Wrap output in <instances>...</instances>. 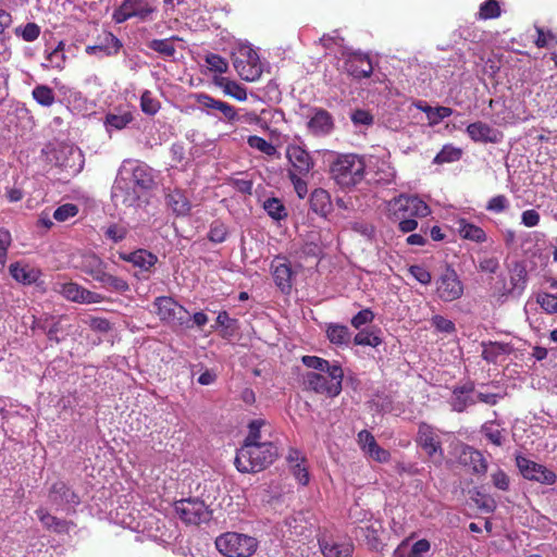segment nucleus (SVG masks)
Instances as JSON below:
<instances>
[{
    "instance_id": "obj_11",
    "label": "nucleus",
    "mask_w": 557,
    "mask_h": 557,
    "mask_svg": "<svg viewBox=\"0 0 557 557\" xmlns=\"http://www.w3.org/2000/svg\"><path fill=\"white\" fill-rule=\"evenodd\" d=\"M175 512L187 524H199L210 519V512L206 504L197 498L176 502Z\"/></svg>"
},
{
    "instance_id": "obj_18",
    "label": "nucleus",
    "mask_w": 557,
    "mask_h": 557,
    "mask_svg": "<svg viewBox=\"0 0 557 557\" xmlns=\"http://www.w3.org/2000/svg\"><path fill=\"white\" fill-rule=\"evenodd\" d=\"M366 161L367 174H371L374 182L389 184L394 181L396 171L386 159L370 156Z\"/></svg>"
},
{
    "instance_id": "obj_12",
    "label": "nucleus",
    "mask_w": 557,
    "mask_h": 557,
    "mask_svg": "<svg viewBox=\"0 0 557 557\" xmlns=\"http://www.w3.org/2000/svg\"><path fill=\"white\" fill-rule=\"evenodd\" d=\"M285 157L290 166L287 174L309 175L314 168L312 156L300 145L288 144Z\"/></svg>"
},
{
    "instance_id": "obj_10",
    "label": "nucleus",
    "mask_w": 557,
    "mask_h": 557,
    "mask_svg": "<svg viewBox=\"0 0 557 557\" xmlns=\"http://www.w3.org/2000/svg\"><path fill=\"white\" fill-rule=\"evenodd\" d=\"M436 294L443 301L459 299L463 294V284L456 271L447 268L436 280Z\"/></svg>"
},
{
    "instance_id": "obj_40",
    "label": "nucleus",
    "mask_w": 557,
    "mask_h": 557,
    "mask_svg": "<svg viewBox=\"0 0 557 557\" xmlns=\"http://www.w3.org/2000/svg\"><path fill=\"white\" fill-rule=\"evenodd\" d=\"M34 100L42 107H51L54 101V91L47 85H37L32 91Z\"/></svg>"
},
{
    "instance_id": "obj_19",
    "label": "nucleus",
    "mask_w": 557,
    "mask_h": 557,
    "mask_svg": "<svg viewBox=\"0 0 557 557\" xmlns=\"http://www.w3.org/2000/svg\"><path fill=\"white\" fill-rule=\"evenodd\" d=\"M344 69L349 75L356 78L370 77L373 72L369 57L361 52H349L344 62Z\"/></svg>"
},
{
    "instance_id": "obj_20",
    "label": "nucleus",
    "mask_w": 557,
    "mask_h": 557,
    "mask_svg": "<svg viewBox=\"0 0 557 557\" xmlns=\"http://www.w3.org/2000/svg\"><path fill=\"white\" fill-rule=\"evenodd\" d=\"M49 499L53 505L62 509H70L79 503L78 496L62 481L52 484Z\"/></svg>"
},
{
    "instance_id": "obj_16",
    "label": "nucleus",
    "mask_w": 557,
    "mask_h": 557,
    "mask_svg": "<svg viewBox=\"0 0 557 557\" xmlns=\"http://www.w3.org/2000/svg\"><path fill=\"white\" fill-rule=\"evenodd\" d=\"M499 283L502 286L498 287V292L502 296L521 295L527 283V271L524 267L519 263L513 264L509 270L508 281L506 278H500Z\"/></svg>"
},
{
    "instance_id": "obj_49",
    "label": "nucleus",
    "mask_w": 557,
    "mask_h": 557,
    "mask_svg": "<svg viewBox=\"0 0 557 557\" xmlns=\"http://www.w3.org/2000/svg\"><path fill=\"white\" fill-rule=\"evenodd\" d=\"M206 63L211 72L219 74L226 73L228 70L227 61L219 54L209 53L206 55Z\"/></svg>"
},
{
    "instance_id": "obj_64",
    "label": "nucleus",
    "mask_w": 557,
    "mask_h": 557,
    "mask_svg": "<svg viewBox=\"0 0 557 557\" xmlns=\"http://www.w3.org/2000/svg\"><path fill=\"white\" fill-rule=\"evenodd\" d=\"M430 550V543L426 540H419L411 545L408 557H421Z\"/></svg>"
},
{
    "instance_id": "obj_3",
    "label": "nucleus",
    "mask_w": 557,
    "mask_h": 557,
    "mask_svg": "<svg viewBox=\"0 0 557 557\" xmlns=\"http://www.w3.org/2000/svg\"><path fill=\"white\" fill-rule=\"evenodd\" d=\"M276 456V447L264 440L263 444L243 445L236 453L235 466L244 473L258 472L270 466Z\"/></svg>"
},
{
    "instance_id": "obj_61",
    "label": "nucleus",
    "mask_w": 557,
    "mask_h": 557,
    "mask_svg": "<svg viewBox=\"0 0 557 557\" xmlns=\"http://www.w3.org/2000/svg\"><path fill=\"white\" fill-rule=\"evenodd\" d=\"M432 325L440 332L450 334L455 332L456 327L453 321L442 317L434 315L432 318Z\"/></svg>"
},
{
    "instance_id": "obj_48",
    "label": "nucleus",
    "mask_w": 557,
    "mask_h": 557,
    "mask_svg": "<svg viewBox=\"0 0 557 557\" xmlns=\"http://www.w3.org/2000/svg\"><path fill=\"white\" fill-rule=\"evenodd\" d=\"M227 234L226 225L221 221H214L210 225L208 238L212 243L221 244L226 239Z\"/></svg>"
},
{
    "instance_id": "obj_52",
    "label": "nucleus",
    "mask_w": 557,
    "mask_h": 557,
    "mask_svg": "<svg viewBox=\"0 0 557 557\" xmlns=\"http://www.w3.org/2000/svg\"><path fill=\"white\" fill-rule=\"evenodd\" d=\"M15 35L21 36L25 41H34L40 35V27L36 23H27L25 26L15 28Z\"/></svg>"
},
{
    "instance_id": "obj_62",
    "label": "nucleus",
    "mask_w": 557,
    "mask_h": 557,
    "mask_svg": "<svg viewBox=\"0 0 557 557\" xmlns=\"http://www.w3.org/2000/svg\"><path fill=\"white\" fill-rule=\"evenodd\" d=\"M160 104L154 100L149 91H145L141 96V109L147 114H154L158 112Z\"/></svg>"
},
{
    "instance_id": "obj_8",
    "label": "nucleus",
    "mask_w": 557,
    "mask_h": 557,
    "mask_svg": "<svg viewBox=\"0 0 557 557\" xmlns=\"http://www.w3.org/2000/svg\"><path fill=\"white\" fill-rule=\"evenodd\" d=\"M392 219L424 218L431 213L429 206L417 196L400 195L388 203Z\"/></svg>"
},
{
    "instance_id": "obj_23",
    "label": "nucleus",
    "mask_w": 557,
    "mask_h": 557,
    "mask_svg": "<svg viewBox=\"0 0 557 557\" xmlns=\"http://www.w3.org/2000/svg\"><path fill=\"white\" fill-rule=\"evenodd\" d=\"M482 358L492 363L505 361L513 351L510 344L499 342L482 343Z\"/></svg>"
},
{
    "instance_id": "obj_2",
    "label": "nucleus",
    "mask_w": 557,
    "mask_h": 557,
    "mask_svg": "<svg viewBox=\"0 0 557 557\" xmlns=\"http://www.w3.org/2000/svg\"><path fill=\"white\" fill-rule=\"evenodd\" d=\"M332 180L342 188L360 184L367 175L366 157L357 153H338L331 163Z\"/></svg>"
},
{
    "instance_id": "obj_38",
    "label": "nucleus",
    "mask_w": 557,
    "mask_h": 557,
    "mask_svg": "<svg viewBox=\"0 0 557 557\" xmlns=\"http://www.w3.org/2000/svg\"><path fill=\"white\" fill-rule=\"evenodd\" d=\"M458 231L461 237L475 243H482L486 239L485 232L481 227L468 223L465 220L459 222Z\"/></svg>"
},
{
    "instance_id": "obj_39",
    "label": "nucleus",
    "mask_w": 557,
    "mask_h": 557,
    "mask_svg": "<svg viewBox=\"0 0 557 557\" xmlns=\"http://www.w3.org/2000/svg\"><path fill=\"white\" fill-rule=\"evenodd\" d=\"M265 421L262 419L252 420L248 424V434L243 445H259L263 444L261 429L265 426Z\"/></svg>"
},
{
    "instance_id": "obj_33",
    "label": "nucleus",
    "mask_w": 557,
    "mask_h": 557,
    "mask_svg": "<svg viewBox=\"0 0 557 557\" xmlns=\"http://www.w3.org/2000/svg\"><path fill=\"white\" fill-rule=\"evenodd\" d=\"M83 270L91 280L102 282L104 280V267L95 255H86L83 259Z\"/></svg>"
},
{
    "instance_id": "obj_4",
    "label": "nucleus",
    "mask_w": 557,
    "mask_h": 557,
    "mask_svg": "<svg viewBox=\"0 0 557 557\" xmlns=\"http://www.w3.org/2000/svg\"><path fill=\"white\" fill-rule=\"evenodd\" d=\"M42 152L47 161L65 171L70 176L78 174L84 165V156L74 145L53 141L49 143Z\"/></svg>"
},
{
    "instance_id": "obj_50",
    "label": "nucleus",
    "mask_w": 557,
    "mask_h": 557,
    "mask_svg": "<svg viewBox=\"0 0 557 557\" xmlns=\"http://www.w3.org/2000/svg\"><path fill=\"white\" fill-rule=\"evenodd\" d=\"M46 60L51 67L62 69L65 62L64 44L60 41L58 46L47 54Z\"/></svg>"
},
{
    "instance_id": "obj_34",
    "label": "nucleus",
    "mask_w": 557,
    "mask_h": 557,
    "mask_svg": "<svg viewBox=\"0 0 557 557\" xmlns=\"http://www.w3.org/2000/svg\"><path fill=\"white\" fill-rule=\"evenodd\" d=\"M125 259L145 271H148L158 261L157 256L146 249H138Z\"/></svg>"
},
{
    "instance_id": "obj_29",
    "label": "nucleus",
    "mask_w": 557,
    "mask_h": 557,
    "mask_svg": "<svg viewBox=\"0 0 557 557\" xmlns=\"http://www.w3.org/2000/svg\"><path fill=\"white\" fill-rule=\"evenodd\" d=\"M168 207L177 216L187 215L190 212L191 205L187 196L180 189L171 190L165 197Z\"/></svg>"
},
{
    "instance_id": "obj_27",
    "label": "nucleus",
    "mask_w": 557,
    "mask_h": 557,
    "mask_svg": "<svg viewBox=\"0 0 557 557\" xmlns=\"http://www.w3.org/2000/svg\"><path fill=\"white\" fill-rule=\"evenodd\" d=\"M309 201L311 210L323 218H326L333 210L331 196L323 188H315L311 193Z\"/></svg>"
},
{
    "instance_id": "obj_58",
    "label": "nucleus",
    "mask_w": 557,
    "mask_h": 557,
    "mask_svg": "<svg viewBox=\"0 0 557 557\" xmlns=\"http://www.w3.org/2000/svg\"><path fill=\"white\" fill-rule=\"evenodd\" d=\"M408 272L422 285H429L432 281L431 273L422 265H410Z\"/></svg>"
},
{
    "instance_id": "obj_7",
    "label": "nucleus",
    "mask_w": 557,
    "mask_h": 557,
    "mask_svg": "<svg viewBox=\"0 0 557 557\" xmlns=\"http://www.w3.org/2000/svg\"><path fill=\"white\" fill-rule=\"evenodd\" d=\"M233 66L242 79L256 82L262 74L258 53L248 45H239L232 51Z\"/></svg>"
},
{
    "instance_id": "obj_43",
    "label": "nucleus",
    "mask_w": 557,
    "mask_h": 557,
    "mask_svg": "<svg viewBox=\"0 0 557 557\" xmlns=\"http://www.w3.org/2000/svg\"><path fill=\"white\" fill-rule=\"evenodd\" d=\"M302 363L313 370L321 372H330L334 366H339L337 362L330 363L327 360L317 356H304Z\"/></svg>"
},
{
    "instance_id": "obj_26",
    "label": "nucleus",
    "mask_w": 557,
    "mask_h": 557,
    "mask_svg": "<svg viewBox=\"0 0 557 557\" xmlns=\"http://www.w3.org/2000/svg\"><path fill=\"white\" fill-rule=\"evenodd\" d=\"M153 306L157 314L162 321H174L177 312H184V307L178 305L173 298L161 296L156 298Z\"/></svg>"
},
{
    "instance_id": "obj_41",
    "label": "nucleus",
    "mask_w": 557,
    "mask_h": 557,
    "mask_svg": "<svg viewBox=\"0 0 557 557\" xmlns=\"http://www.w3.org/2000/svg\"><path fill=\"white\" fill-rule=\"evenodd\" d=\"M348 518L350 523L355 525V529H359L361 524H367V522L375 517L369 510H366L358 504H355L349 509Z\"/></svg>"
},
{
    "instance_id": "obj_13",
    "label": "nucleus",
    "mask_w": 557,
    "mask_h": 557,
    "mask_svg": "<svg viewBox=\"0 0 557 557\" xmlns=\"http://www.w3.org/2000/svg\"><path fill=\"white\" fill-rule=\"evenodd\" d=\"M354 534L371 550H382L385 545L383 522L379 518L370 520L367 524H361L359 529H354Z\"/></svg>"
},
{
    "instance_id": "obj_56",
    "label": "nucleus",
    "mask_w": 557,
    "mask_h": 557,
    "mask_svg": "<svg viewBox=\"0 0 557 557\" xmlns=\"http://www.w3.org/2000/svg\"><path fill=\"white\" fill-rule=\"evenodd\" d=\"M132 121L129 112H123L122 114L107 113V125H110L116 129H122Z\"/></svg>"
},
{
    "instance_id": "obj_6",
    "label": "nucleus",
    "mask_w": 557,
    "mask_h": 557,
    "mask_svg": "<svg viewBox=\"0 0 557 557\" xmlns=\"http://www.w3.org/2000/svg\"><path fill=\"white\" fill-rule=\"evenodd\" d=\"M344 371L341 366H334L330 372H308L304 376L306 389L327 397H336L342 392Z\"/></svg>"
},
{
    "instance_id": "obj_47",
    "label": "nucleus",
    "mask_w": 557,
    "mask_h": 557,
    "mask_svg": "<svg viewBox=\"0 0 557 557\" xmlns=\"http://www.w3.org/2000/svg\"><path fill=\"white\" fill-rule=\"evenodd\" d=\"M500 15V7L496 0H486L480 5L479 18L490 20Z\"/></svg>"
},
{
    "instance_id": "obj_31",
    "label": "nucleus",
    "mask_w": 557,
    "mask_h": 557,
    "mask_svg": "<svg viewBox=\"0 0 557 557\" xmlns=\"http://www.w3.org/2000/svg\"><path fill=\"white\" fill-rule=\"evenodd\" d=\"M414 106L426 114L430 126L438 124L441 121L453 114V109L448 107H431L424 101H418Z\"/></svg>"
},
{
    "instance_id": "obj_14",
    "label": "nucleus",
    "mask_w": 557,
    "mask_h": 557,
    "mask_svg": "<svg viewBox=\"0 0 557 557\" xmlns=\"http://www.w3.org/2000/svg\"><path fill=\"white\" fill-rule=\"evenodd\" d=\"M516 465L522 476L530 481L552 485L556 482V474L545 466L530 460L523 456L516 457Z\"/></svg>"
},
{
    "instance_id": "obj_1",
    "label": "nucleus",
    "mask_w": 557,
    "mask_h": 557,
    "mask_svg": "<svg viewBox=\"0 0 557 557\" xmlns=\"http://www.w3.org/2000/svg\"><path fill=\"white\" fill-rule=\"evenodd\" d=\"M153 186L154 175L150 166L136 160H125L112 186L111 198L115 206H132L139 197L136 187L149 190Z\"/></svg>"
},
{
    "instance_id": "obj_63",
    "label": "nucleus",
    "mask_w": 557,
    "mask_h": 557,
    "mask_svg": "<svg viewBox=\"0 0 557 557\" xmlns=\"http://www.w3.org/2000/svg\"><path fill=\"white\" fill-rule=\"evenodd\" d=\"M537 302L548 313H557V296L544 294L539 296Z\"/></svg>"
},
{
    "instance_id": "obj_54",
    "label": "nucleus",
    "mask_w": 557,
    "mask_h": 557,
    "mask_svg": "<svg viewBox=\"0 0 557 557\" xmlns=\"http://www.w3.org/2000/svg\"><path fill=\"white\" fill-rule=\"evenodd\" d=\"M287 176L292 182L297 196L300 199H304L308 194V183L306 181V177H308L309 175L287 174Z\"/></svg>"
},
{
    "instance_id": "obj_42",
    "label": "nucleus",
    "mask_w": 557,
    "mask_h": 557,
    "mask_svg": "<svg viewBox=\"0 0 557 557\" xmlns=\"http://www.w3.org/2000/svg\"><path fill=\"white\" fill-rule=\"evenodd\" d=\"M462 151L459 148H456L451 145H446L442 148V150L435 156L434 163H449L454 161H458L461 158Z\"/></svg>"
},
{
    "instance_id": "obj_36",
    "label": "nucleus",
    "mask_w": 557,
    "mask_h": 557,
    "mask_svg": "<svg viewBox=\"0 0 557 557\" xmlns=\"http://www.w3.org/2000/svg\"><path fill=\"white\" fill-rule=\"evenodd\" d=\"M481 432L496 446H502L505 442V429L500 428L495 421L485 422L481 428Z\"/></svg>"
},
{
    "instance_id": "obj_30",
    "label": "nucleus",
    "mask_w": 557,
    "mask_h": 557,
    "mask_svg": "<svg viewBox=\"0 0 557 557\" xmlns=\"http://www.w3.org/2000/svg\"><path fill=\"white\" fill-rule=\"evenodd\" d=\"M324 557H351L354 546L350 543H335L329 540L319 541Z\"/></svg>"
},
{
    "instance_id": "obj_59",
    "label": "nucleus",
    "mask_w": 557,
    "mask_h": 557,
    "mask_svg": "<svg viewBox=\"0 0 557 557\" xmlns=\"http://www.w3.org/2000/svg\"><path fill=\"white\" fill-rule=\"evenodd\" d=\"M509 206V201L506 196L504 195H497L495 197H492L487 205L486 210L495 213H500L505 211Z\"/></svg>"
},
{
    "instance_id": "obj_60",
    "label": "nucleus",
    "mask_w": 557,
    "mask_h": 557,
    "mask_svg": "<svg viewBox=\"0 0 557 557\" xmlns=\"http://www.w3.org/2000/svg\"><path fill=\"white\" fill-rule=\"evenodd\" d=\"M127 232L128 228L124 223L113 224L107 228V236L117 243L126 237Z\"/></svg>"
},
{
    "instance_id": "obj_46",
    "label": "nucleus",
    "mask_w": 557,
    "mask_h": 557,
    "mask_svg": "<svg viewBox=\"0 0 557 557\" xmlns=\"http://www.w3.org/2000/svg\"><path fill=\"white\" fill-rule=\"evenodd\" d=\"M354 343L359 346L377 347L382 344V339L375 332L360 330L354 337Z\"/></svg>"
},
{
    "instance_id": "obj_25",
    "label": "nucleus",
    "mask_w": 557,
    "mask_h": 557,
    "mask_svg": "<svg viewBox=\"0 0 557 557\" xmlns=\"http://www.w3.org/2000/svg\"><path fill=\"white\" fill-rule=\"evenodd\" d=\"M272 274L276 286L284 294H289L292 290V276L293 271L286 262L276 259L272 262Z\"/></svg>"
},
{
    "instance_id": "obj_51",
    "label": "nucleus",
    "mask_w": 557,
    "mask_h": 557,
    "mask_svg": "<svg viewBox=\"0 0 557 557\" xmlns=\"http://www.w3.org/2000/svg\"><path fill=\"white\" fill-rule=\"evenodd\" d=\"M148 47L164 57H173L175 53V47L171 39H153Z\"/></svg>"
},
{
    "instance_id": "obj_45",
    "label": "nucleus",
    "mask_w": 557,
    "mask_h": 557,
    "mask_svg": "<svg viewBox=\"0 0 557 557\" xmlns=\"http://www.w3.org/2000/svg\"><path fill=\"white\" fill-rule=\"evenodd\" d=\"M79 212V208L75 203H64L59 206L53 212V219L58 222H66L67 220L75 218Z\"/></svg>"
},
{
    "instance_id": "obj_28",
    "label": "nucleus",
    "mask_w": 557,
    "mask_h": 557,
    "mask_svg": "<svg viewBox=\"0 0 557 557\" xmlns=\"http://www.w3.org/2000/svg\"><path fill=\"white\" fill-rule=\"evenodd\" d=\"M9 272L16 282L24 285H30L39 277V271L37 269L23 262L12 263L9 268Z\"/></svg>"
},
{
    "instance_id": "obj_55",
    "label": "nucleus",
    "mask_w": 557,
    "mask_h": 557,
    "mask_svg": "<svg viewBox=\"0 0 557 557\" xmlns=\"http://www.w3.org/2000/svg\"><path fill=\"white\" fill-rule=\"evenodd\" d=\"M12 244L11 233L4 227H0V267L3 268L8 258V249Z\"/></svg>"
},
{
    "instance_id": "obj_22",
    "label": "nucleus",
    "mask_w": 557,
    "mask_h": 557,
    "mask_svg": "<svg viewBox=\"0 0 557 557\" xmlns=\"http://www.w3.org/2000/svg\"><path fill=\"white\" fill-rule=\"evenodd\" d=\"M450 406L454 411L462 412L468 407L476 404L474 398V386L472 383H466L460 386H456L453 391L450 398Z\"/></svg>"
},
{
    "instance_id": "obj_5",
    "label": "nucleus",
    "mask_w": 557,
    "mask_h": 557,
    "mask_svg": "<svg viewBox=\"0 0 557 557\" xmlns=\"http://www.w3.org/2000/svg\"><path fill=\"white\" fill-rule=\"evenodd\" d=\"M215 548L225 557H250L259 546L256 537L238 532H225L215 539Z\"/></svg>"
},
{
    "instance_id": "obj_32",
    "label": "nucleus",
    "mask_w": 557,
    "mask_h": 557,
    "mask_svg": "<svg viewBox=\"0 0 557 557\" xmlns=\"http://www.w3.org/2000/svg\"><path fill=\"white\" fill-rule=\"evenodd\" d=\"M213 82L225 95L233 97L238 101H245L247 99L246 89L238 83L223 76H215Z\"/></svg>"
},
{
    "instance_id": "obj_44",
    "label": "nucleus",
    "mask_w": 557,
    "mask_h": 557,
    "mask_svg": "<svg viewBox=\"0 0 557 557\" xmlns=\"http://www.w3.org/2000/svg\"><path fill=\"white\" fill-rule=\"evenodd\" d=\"M247 143L251 148L257 149L269 157H273L277 153L275 146L262 137L256 135L249 136Z\"/></svg>"
},
{
    "instance_id": "obj_15",
    "label": "nucleus",
    "mask_w": 557,
    "mask_h": 557,
    "mask_svg": "<svg viewBox=\"0 0 557 557\" xmlns=\"http://www.w3.org/2000/svg\"><path fill=\"white\" fill-rule=\"evenodd\" d=\"M417 444L428 454L431 458L441 460L443 458L442 442L437 431L428 423H420L417 434Z\"/></svg>"
},
{
    "instance_id": "obj_57",
    "label": "nucleus",
    "mask_w": 557,
    "mask_h": 557,
    "mask_svg": "<svg viewBox=\"0 0 557 557\" xmlns=\"http://www.w3.org/2000/svg\"><path fill=\"white\" fill-rule=\"evenodd\" d=\"M374 313L371 309L367 308L361 311H359L357 314H355L350 321L351 325L357 329L361 330V327L366 324H369L373 321Z\"/></svg>"
},
{
    "instance_id": "obj_24",
    "label": "nucleus",
    "mask_w": 557,
    "mask_h": 557,
    "mask_svg": "<svg viewBox=\"0 0 557 557\" xmlns=\"http://www.w3.org/2000/svg\"><path fill=\"white\" fill-rule=\"evenodd\" d=\"M467 134L474 141L497 143L499 141V132L483 122H474L468 125Z\"/></svg>"
},
{
    "instance_id": "obj_21",
    "label": "nucleus",
    "mask_w": 557,
    "mask_h": 557,
    "mask_svg": "<svg viewBox=\"0 0 557 557\" xmlns=\"http://www.w3.org/2000/svg\"><path fill=\"white\" fill-rule=\"evenodd\" d=\"M358 444L361 450L371 459L377 462L388 461L389 453L379 446L374 436L367 430H362L358 433Z\"/></svg>"
},
{
    "instance_id": "obj_9",
    "label": "nucleus",
    "mask_w": 557,
    "mask_h": 557,
    "mask_svg": "<svg viewBox=\"0 0 557 557\" xmlns=\"http://www.w3.org/2000/svg\"><path fill=\"white\" fill-rule=\"evenodd\" d=\"M157 11V0H124L121 7L114 12L113 18L122 23L129 17H138L140 21L151 18Z\"/></svg>"
},
{
    "instance_id": "obj_35",
    "label": "nucleus",
    "mask_w": 557,
    "mask_h": 557,
    "mask_svg": "<svg viewBox=\"0 0 557 557\" xmlns=\"http://www.w3.org/2000/svg\"><path fill=\"white\" fill-rule=\"evenodd\" d=\"M326 336L332 344L347 345L351 339V332L346 325L330 324L326 329Z\"/></svg>"
},
{
    "instance_id": "obj_53",
    "label": "nucleus",
    "mask_w": 557,
    "mask_h": 557,
    "mask_svg": "<svg viewBox=\"0 0 557 557\" xmlns=\"http://www.w3.org/2000/svg\"><path fill=\"white\" fill-rule=\"evenodd\" d=\"M59 292L69 300L79 302L82 298L83 287L75 283H64L60 286Z\"/></svg>"
},
{
    "instance_id": "obj_37",
    "label": "nucleus",
    "mask_w": 557,
    "mask_h": 557,
    "mask_svg": "<svg viewBox=\"0 0 557 557\" xmlns=\"http://www.w3.org/2000/svg\"><path fill=\"white\" fill-rule=\"evenodd\" d=\"M264 211L275 221L284 220L287 216V209L281 199L276 197L268 198L262 205Z\"/></svg>"
},
{
    "instance_id": "obj_17",
    "label": "nucleus",
    "mask_w": 557,
    "mask_h": 557,
    "mask_svg": "<svg viewBox=\"0 0 557 557\" xmlns=\"http://www.w3.org/2000/svg\"><path fill=\"white\" fill-rule=\"evenodd\" d=\"M307 128L313 136H326L334 128L333 116L322 108H312L310 109Z\"/></svg>"
}]
</instances>
